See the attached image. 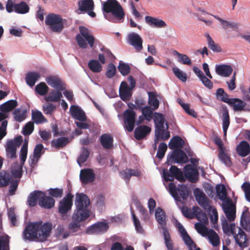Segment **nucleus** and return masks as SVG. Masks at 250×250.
Masks as SVG:
<instances>
[{
    "mask_svg": "<svg viewBox=\"0 0 250 250\" xmlns=\"http://www.w3.org/2000/svg\"><path fill=\"white\" fill-rule=\"evenodd\" d=\"M90 200L83 193H77L75 200L76 209L75 210L72 218V222L70 223L68 229L73 232L78 231L81 227L80 222L84 221L90 216V210L88 206Z\"/></svg>",
    "mask_w": 250,
    "mask_h": 250,
    "instance_id": "nucleus-1",
    "label": "nucleus"
},
{
    "mask_svg": "<svg viewBox=\"0 0 250 250\" xmlns=\"http://www.w3.org/2000/svg\"><path fill=\"white\" fill-rule=\"evenodd\" d=\"M185 174L175 166H171L169 171L164 170L163 177L166 181L172 182L176 178L181 182L185 181V177L190 182L194 183L198 179L199 172L197 169L194 168L191 165H187L184 167Z\"/></svg>",
    "mask_w": 250,
    "mask_h": 250,
    "instance_id": "nucleus-2",
    "label": "nucleus"
},
{
    "mask_svg": "<svg viewBox=\"0 0 250 250\" xmlns=\"http://www.w3.org/2000/svg\"><path fill=\"white\" fill-rule=\"evenodd\" d=\"M52 225L50 223L42 221L29 223L25 228L23 236L24 239L33 240L38 238L41 241L45 240L49 236Z\"/></svg>",
    "mask_w": 250,
    "mask_h": 250,
    "instance_id": "nucleus-3",
    "label": "nucleus"
},
{
    "mask_svg": "<svg viewBox=\"0 0 250 250\" xmlns=\"http://www.w3.org/2000/svg\"><path fill=\"white\" fill-rule=\"evenodd\" d=\"M103 10L112 17L106 18L113 22L121 23L124 21L125 13L121 4L116 0H107L103 4Z\"/></svg>",
    "mask_w": 250,
    "mask_h": 250,
    "instance_id": "nucleus-4",
    "label": "nucleus"
},
{
    "mask_svg": "<svg viewBox=\"0 0 250 250\" xmlns=\"http://www.w3.org/2000/svg\"><path fill=\"white\" fill-rule=\"evenodd\" d=\"M79 31L80 34L76 36V40L79 46L82 49H85L88 44L91 48H93L95 39L92 32L83 26L79 27Z\"/></svg>",
    "mask_w": 250,
    "mask_h": 250,
    "instance_id": "nucleus-5",
    "label": "nucleus"
},
{
    "mask_svg": "<svg viewBox=\"0 0 250 250\" xmlns=\"http://www.w3.org/2000/svg\"><path fill=\"white\" fill-rule=\"evenodd\" d=\"M63 20L61 15L54 13L49 14L45 18V23L50 29L57 33H60L64 28Z\"/></svg>",
    "mask_w": 250,
    "mask_h": 250,
    "instance_id": "nucleus-6",
    "label": "nucleus"
},
{
    "mask_svg": "<svg viewBox=\"0 0 250 250\" xmlns=\"http://www.w3.org/2000/svg\"><path fill=\"white\" fill-rule=\"evenodd\" d=\"M181 211L183 215L188 219L196 217L199 221L202 220L205 223L208 222L206 213L203 212L198 206L193 207L192 210L187 207H183Z\"/></svg>",
    "mask_w": 250,
    "mask_h": 250,
    "instance_id": "nucleus-7",
    "label": "nucleus"
},
{
    "mask_svg": "<svg viewBox=\"0 0 250 250\" xmlns=\"http://www.w3.org/2000/svg\"><path fill=\"white\" fill-rule=\"evenodd\" d=\"M168 189L170 194L176 200H179L178 193L184 200L187 199L188 197V190L185 185H179L176 188L175 184L171 182L168 184Z\"/></svg>",
    "mask_w": 250,
    "mask_h": 250,
    "instance_id": "nucleus-8",
    "label": "nucleus"
},
{
    "mask_svg": "<svg viewBox=\"0 0 250 250\" xmlns=\"http://www.w3.org/2000/svg\"><path fill=\"white\" fill-rule=\"evenodd\" d=\"M22 141L21 136H18L14 140L7 141L5 146V150L6 156L8 158L13 159L16 157L17 148L21 146Z\"/></svg>",
    "mask_w": 250,
    "mask_h": 250,
    "instance_id": "nucleus-9",
    "label": "nucleus"
},
{
    "mask_svg": "<svg viewBox=\"0 0 250 250\" xmlns=\"http://www.w3.org/2000/svg\"><path fill=\"white\" fill-rule=\"evenodd\" d=\"M176 227L178 229L185 244L188 247L189 250H201L199 248H196V244L188 234L183 225L177 221L176 223Z\"/></svg>",
    "mask_w": 250,
    "mask_h": 250,
    "instance_id": "nucleus-10",
    "label": "nucleus"
},
{
    "mask_svg": "<svg viewBox=\"0 0 250 250\" xmlns=\"http://www.w3.org/2000/svg\"><path fill=\"white\" fill-rule=\"evenodd\" d=\"M136 113L132 109H126L123 113L124 127L128 132H132L134 128Z\"/></svg>",
    "mask_w": 250,
    "mask_h": 250,
    "instance_id": "nucleus-11",
    "label": "nucleus"
},
{
    "mask_svg": "<svg viewBox=\"0 0 250 250\" xmlns=\"http://www.w3.org/2000/svg\"><path fill=\"white\" fill-rule=\"evenodd\" d=\"M168 162L170 164L173 163H187L188 162V158L181 149H175L171 153V155H168L167 157Z\"/></svg>",
    "mask_w": 250,
    "mask_h": 250,
    "instance_id": "nucleus-12",
    "label": "nucleus"
},
{
    "mask_svg": "<svg viewBox=\"0 0 250 250\" xmlns=\"http://www.w3.org/2000/svg\"><path fill=\"white\" fill-rule=\"evenodd\" d=\"M73 195L71 193H67L66 195L59 203L58 207L59 212L64 216L69 210H71L72 205Z\"/></svg>",
    "mask_w": 250,
    "mask_h": 250,
    "instance_id": "nucleus-13",
    "label": "nucleus"
},
{
    "mask_svg": "<svg viewBox=\"0 0 250 250\" xmlns=\"http://www.w3.org/2000/svg\"><path fill=\"white\" fill-rule=\"evenodd\" d=\"M194 194L196 200L198 204L205 210L211 211V206L210 205V201L206 196V194L198 188L195 189Z\"/></svg>",
    "mask_w": 250,
    "mask_h": 250,
    "instance_id": "nucleus-14",
    "label": "nucleus"
},
{
    "mask_svg": "<svg viewBox=\"0 0 250 250\" xmlns=\"http://www.w3.org/2000/svg\"><path fill=\"white\" fill-rule=\"evenodd\" d=\"M238 232L236 231L233 233V236L236 244L240 248H244L249 246L248 238L244 230L239 227H237Z\"/></svg>",
    "mask_w": 250,
    "mask_h": 250,
    "instance_id": "nucleus-15",
    "label": "nucleus"
},
{
    "mask_svg": "<svg viewBox=\"0 0 250 250\" xmlns=\"http://www.w3.org/2000/svg\"><path fill=\"white\" fill-rule=\"evenodd\" d=\"M128 42L133 46L137 52L141 51L143 49V40L137 33L132 32L128 35Z\"/></svg>",
    "mask_w": 250,
    "mask_h": 250,
    "instance_id": "nucleus-16",
    "label": "nucleus"
},
{
    "mask_svg": "<svg viewBox=\"0 0 250 250\" xmlns=\"http://www.w3.org/2000/svg\"><path fill=\"white\" fill-rule=\"evenodd\" d=\"M80 179L83 184H87L95 180V174L92 169H83L80 171Z\"/></svg>",
    "mask_w": 250,
    "mask_h": 250,
    "instance_id": "nucleus-17",
    "label": "nucleus"
},
{
    "mask_svg": "<svg viewBox=\"0 0 250 250\" xmlns=\"http://www.w3.org/2000/svg\"><path fill=\"white\" fill-rule=\"evenodd\" d=\"M223 208L228 220L230 222L234 221L235 218L236 210L230 198L228 199L227 204L224 205Z\"/></svg>",
    "mask_w": 250,
    "mask_h": 250,
    "instance_id": "nucleus-18",
    "label": "nucleus"
},
{
    "mask_svg": "<svg viewBox=\"0 0 250 250\" xmlns=\"http://www.w3.org/2000/svg\"><path fill=\"white\" fill-rule=\"evenodd\" d=\"M132 88L128 85L126 82H122L119 88L120 98L124 101L129 100L132 96Z\"/></svg>",
    "mask_w": 250,
    "mask_h": 250,
    "instance_id": "nucleus-19",
    "label": "nucleus"
},
{
    "mask_svg": "<svg viewBox=\"0 0 250 250\" xmlns=\"http://www.w3.org/2000/svg\"><path fill=\"white\" fill-rule=\"evenodd\" d=\"M108 229V226L106 223L100 222L90 226L86 232L89 234H98L106 231Z\"/></svg>",
    "mask_w": 250,
    "mask_h": 250,
    "instance_id": "nucleus-20",
    "label": "nucleus"
},
{
    "mask_svg": "<svg viewBox=\"0 0 250 250\" xmlns=\"http://www.w3.org/2000/svg\"><path fill=\"white\" fill-rule=\"evenodd\" d=\"M222 114V128L224 136H226L227 130L230 124V117L229 110L226 106H222L220 109Z\"/></svg>",
    "mask_w": 250,
    "mask_h": 250,
    "instance_id": "nucleus-21",
    "label": "nucleus"
},
{
    "mask_svg": "<svg viewBox=\"0 0 250 250\" xmlns=\"http://www.w3.org/2000/svg\"><path fill=\"white\" fill-rule=\"evenodd\" d=\"M47 83L51 87L60 91H62L65 88V85L62 83L61 79L56 77L51 76L46 78Z\"/></svg>",
    "mask_w": 250,
    "mask_h": 250,
    "instance_id": "nucleus-22",
    "label": "nucleus"
},
{
    "mask_svg": "<svg viewBox=\"0 0 250 250\" xmlns=\"http://www.w3.org/2000/svg\"><path fill=\"white\" fill-rule=\"evenodd\" d=\"M43 149V146L41 144H38L35 146L34 149L33 155L30 156L29 159V163L31 166L38 162L42 155L44 153Z\"/></svg>",
    "mask_w": 250,
    "mask_h": 250,
    "instance_id": "nucleus-23",
    "label": "nucleus"
},
{
    "mask_svg": "<svg viewBox=\"0 0 250 250\" xmlns=\"http://www.w3.org/2000/svg\"><path fill=\"white\" fill-rule=\"evenodd\" d=\"M151 130V128L146 125H140L135 129L134 137L137 140H141L147 136Z\"/></svg>",
    "mask_w": 250,
    "mask_h": 250,
    "instance_id": "nucleus-24",
    "label": "nucleus"
},
{
    "mask_svg": "<svg viewBox=\"0 0 250 250\" xmlns=\"http://www.w3.org/2000/svg\"><path fill=\"white\" fill-rule=\"evenodd\" d=\"M70 113L73 118L80 121H85L86 116L85 113L79 106L72 105L70 108Z\"/></svg>",
    "mask_w": 250,
    "mask_h": 250,
    "instance_id": "nucleus-25",
    "label": "nucleus"
},
{
    "mask_svg": "<svg viewBox=\"0 0 250 250\" xmlns=\"http://www.w3.org/2000/svg\"><path fill=\"white\" fill-rule=\"evenodd\" d=\"M100 141L102 146L105 149H111L113 146L114 139L110 134L104 133L102 134L100 136Z\"/></svg>",
    "mask_w": 250,
    "mask_h": 250,
    "instance_id": "nucleus-26",
    "label": "nucleus"
},
{
    "mask_svg": "<svg viewBox=\"0 0 250 250\" xmlns=\"http://www.w3.org/2000/svg\"><path fill=\"white\" fill-rule=\"evenodd\" d=\"M42 197L41 200L39 202V205L40 207L47 209H50L54 207L55 201L53 197L46 196L43 192Z\"/></svg>",
    "mask_w": 250,
    "mask_h": 250,
    "instance_id": "nucleus-27",
    "label": "nucleus"
},
{
    "mask_svg": "<svg viewBox=\"0 0 250 250\" xmlns=\"http://www.w3.org/2000/svg\"><path fill=\"white\" fill-rule=\"evenodd\" d=\"M237 153L241 157H245L250 153V146L246 141H241L236 147Z\"/></svg>",
    "mask_w": 250,
    "mask_h": 250,
    "instance_id": "nucleus-28",
    "label": "nucleus"
},
{
    "mask_svg": "<svg viewBox=\"0 0 250 250\" xmlns=\"http://www.w3.org/2000/svg\"><path fill=\"white\" fill-rule=\"evenodd\" d=\"M215 71L218 75L227 77L229 76L232 73L233 69L230 65L221 64L216 66Z\"/></svg>",
    "mask_w": 250,
    "mask_h": 250,
    "instance_id": "nucleus-29",
    "label": "nucleus"
},
{
    "mask_svg": "<svg viewBox=\"0 0 250 250\" xmlns=\"http://www.w3.org/2000/svg\"><path fill=\"white\" fill-rule=\"evenodd\" d=\"M42 195H43V192L40 190H35L31 192L27 200L29 206L35 207L37 204V201L39 202L41 200Z\"/></svg>",
    "mask_w": 250,
    "mask_h": 250,
    "instance_id": "nucleus-30",
    "label": "nucleus"
},
{
    "mask_svg": "<svg viewBox=\"0 0 250 250\" xmlns=\"http://www.w3.org/2000/svg\"><path fill=\"white\" fill-rule=\"evenodd\" d=\"M120 175L122 176L126 183L128 185L129 183L130 178L132 176L138 177L140 175V172L137 169H133L131 168H128L125 170H122L120 172Z\"/></svg>",
    "mask_w": 250,
    "mask_h": 250,
    "instance_id": "nucleus-31",
    "label": "nucleus"
},
{
    "mask_svg": "<svg viewBox=\"0 0 250 250\" xmlns=\"http://www.w3.org/2000/svg\"><path fill=\"white\" fill-rule=\"evenodd\" d=\"M41 75L39 73L34 71H30L26 74L25 80L26 83L30 87H33L36 82L39 80Z\"/></svg>",
    "mask_w": 250,
    "mask_h": 250,
    "instance_id": "nucleus-32",
    "label": "nucleus"
},
{
    "mask_svg": "<svg viewBox=\"0 0 250 250\" xmlns=\"http://www.w3.org/2000/svg\"><path fill=\"white\" fill-rule=\"evenodd\" d=\"M145 21L146 23L153 27L162 28L166 26L165 22L163 20L151 16H146Z\"/></svg>",
    "mask_w": 250,
    "mask_h": 250,
    "instance_id": "nucleus-33",
    "label": "nucleus"
},
{
    "mask_svg": "<svg viewBox=\"0 0 250 250\" xmlns=\"http://www.w3.org/2000/svg\"><path fill=\"white\" fill-rule=\"evenodd\" d=\"M166 217V213L164 210L160 208H158L155 211V218L157 222L161 225L163 231L165 229H167Z\"/></svg>",
    "mask_w": 250,
    "mask_h": 250,
    "instance_id": "nucleus-34",
    "label": "nucleus"
},
{
    "mask_svg": "<svg viewBox=\"0 0 250 250\" xmlns=\"http://www.w3.org/2000/svg\"><path fill=\"white\" fill-rule=\"evenodd\" d=\"M79 10L86 12L88 10H94V3L93 0H80L78 2Z\"/></svg>",
    "mask_w": 250,
    "mask_h": 250,
    "instance_id": "nucleus-35",
    "label": "nucleus"
},
{
    "mask_svg": "<svg viewBox=\"0 0 250 250\" xmlns=\"http://www.w3.org/2000/svg\"><path fill=\"white\" fill-rule=\"evenodd\" d=\"M231 104L229 105L233 107L235 111H242L244 110L246 103L238 98H232L231 100Z\"/></svg>",
    "mask_w": 250,
    "mask_h": 250,
    "instance_id": "nucleus-36",
    "label": "nucleus"
},
{
    "mask_svg": "<svg viewBox=\"0 0 250 250\" xmlns=\"http://www.w3.org/2000/svg\"><path fill=\"white\" fill-rule=\"evenodd\" d=\"M155 142L156 143L159 140H167L170 138V133L169 131H165L164 128L157 129L155 130Z\"/></svg>",
    "mask_w": 250,
    "mask_h": 250,
    "instance_id": "nucleus-37",
    "label": "nucleus"
},
{
    "mask_svg": "<svg viewBox=\"0 0 250 250\" xmlns=\"http://www.w3.org/2000/svg\"><path fill=\"white\" fill-rule=\"evenodd\" d=\"M184 141L179 136H174L171 139L169 143V148L171 149L175 148L180 149L182 148L184 146Z\"/></svg>",
    "mask_w": 250,
    "mask_h": 250,
    "instance_id": "nucleus-38",
    "label": "nucleus"
},
{
    "mask_svg": "<svg viewBox=\"0 0 250 250\" xmlns=\"http://www.w3.org/2000/svg\"><path fill=\"white\" fill-rule=\"evenodd\" d=\"M68 143L69 140L68 138L62 137L57 139L53 140L51 144L52 147L56 149H59L66 146Z\"/></svg>",
    "mask_w": 250,
    "mask_h": 250,
    "instance_id": "nucleus-39",
    "label": "nucleus"
},
{
    "mask_svg": "<svg viewBox=\"0 0 250 250\" xmlns=\"http://www.w3.org/2000/svg\"><path fill=\"white\" fill-rule=\"evenodd\" d=\"M17 105L16 100H11L1 104L0 110L3 112H8L14 109Z\"/></svg>",
    "mask_w": 250,
    "mask_h": 250,
    "instance_id": "nucleus-40",
    "label": "nucleus"
},
{
    "mask_svg": "<svg viewBox=\"0 0 250 250\" xmlns=\"http://www.w3.org/2000/svg\"><path fill=\"white\" fill-rule=\"evenodd\" d=\"M62 97L61 91L58 90H52L49 95L45 97L46 102H58L61 100Z\"/></svg>",
    "mask_w": 250,
    "mask_h": 250,
    "instance_id": "nucleus-41",
    "label": "nucleus"
},
{
    "mask_svg": "<svg viewBox=\"0 0 250 250\" xmlns=\"http://www.w3.org/2000/svg\"><path fill=\"white\" fill-rule=\"evenodd\" d=\"M207 237L210 243L213 247H216L220 245L219 236L213 229H210L209 233L207 235Z\"/></svg>",
    "mask_w": 250,
    "mask_h": 250,
    "instance_id": "nucleus-42",
    "label": "nucleus"
},
{
    "mask_svg": "<svg viewBox=\"0 0 250 250\" xmlns=\"http://www.w3.org/2000/svg\"><path fill=\"white\" fill-rule=\"evenodd\" d=\"M32 119L33 121V122L36 124H42L47 121L42 112L39 110L32 111Z\"/></svg>",
    "mask_w": 250,
    "mask_h": 250,
    "instance_id": "nucleus-43",
    "label": "nucleus"
},
{
    "mask_svg": "<svg viewBox=\"0 0 250 250\" xmlns=\"http://www.w3.org/2000/svg\"><path fill=\"white\" fill-rule=\"evenodd\" d=\"M29 10V7L25 2L21 1L15 4L14 11L17 13L24 14L28 12Z\"/></svg>",
    "mask_w": 250,
    "mask_h": 250,
    "instance_id": "nucleus-44",
    "label": "nucleus"
},
{
    "mask_svg": "<svg viewBox=\"0 0 250 250\" xmlns=\"http://www.w3.org/2000/svg\"><path fill=\"white\" fill-rule=\"evenodd\" d=\"M154 122L155 129L164 128L165 119L162 114L155 112L154 113Z\"/></svg>",
    "mask_w": 250,
    "mask_h": 250,
    "instance_id": "nucleus-45",
    "label": "nucleus"
},
{
    "mask_svg": "<svg viewBox=\"0 0 250 250\" xmlns=\"http://www.w3.org/2000/svg\"><path fill=\"white\" fill-rule=\"evenodd\" d=\"M89 69L94 73H99L102 70V65L97 60H91L88 63Z\"/></svg>",
    "mask_w": 250,
    "mask_h": 250,
    "instance_id": "nucleus-46",
    "label": "nucleus"
},
{
    "mask_svg": "<svg viewBox=\"0 0 250 250\" xmlns=\"http://www.w3.org/2000/svg\"><path fill=\"white\" fill-rule=\"evenodd\" d=\"M12 180L11 175L8 173L4 172L0 173V187H5L8 186Z\"/></svg>",
    "mask_w": 250,
    "mask_h": 250,
    "instance_id": "nucleus-47",
    "label": "nucleus"
},
{
    "mask_svg": "<svg viewBox=\"0 0 250 250\" xmlns=\"http://www.w3.org/2000/svg\"><path fill=\"white\" fill-rule=\"evenodd\" d=\"M216 194L222 201H225L227 197V190L225 186L223 184L217 185L216 186Z\"/></svg>",
    "mask_w": 250,
    "mask_h": 250,
    "instance_id": "nucleus-48",
    "label": "nucleus"
},
{
    "mask_svg": "<svg viewBox=\"0 0 250 250\" xmlns=\"http://www.w3.org/2000/svg\"><path fill=\"white\" fill-rule=\"evenodd\" d=\"M173 54L177 56L179 62L188 65L192 64L190 59L187 55L181 54L176 50L174 51Z\"/></svg>",
    "mask_w": 250,
    "mask_h": 250,
    "instance_id": "nucleus-49",
    "label": "nucleus"
},
{
    "mask_svg": "<svg viewBox=\"0 0 250 250\" xmlns=\"http://www.w3.org/2000/svg\"><path fill=\"white\" fill-rule=\"evenodd\" d=\"M26 112L25 110H22L20 108L15 109L13 112L14 120L18 122H21L26 117Z\"/></svg>",
    "mask_w": 250,
    "mask_h": 250,
    "instance_id": "nucleus-50",
    "label": "nucleus"
},
{
    "mask_svg": "<svg viewBox=\"0 0 250 250\" xmlns=\"http://www.w3.org/2000/svg\"><path fill=\"white\" fill-rule=\"evenodd\" d=\"M208 41V47L212 50L213 52H220L222 51L221 47L218 44L215 43V42L213 41L211 37L209 36V34H207L206 35Z\"/></svg>",
    "mask_w": 250,
    "mask_h": 250,
    "instance_id": "nucleus-51",
    "label": "nucleus"
},
{
    "mask_svg": "<svg viewBox=\"0 0 250 250\" xmlns=\"http://www.w3.org/2000/svg\"><path fill=\"white\" fill-rule=\"evenodd\" d=\"M163 236L167 249L168 250H173L174 244L167 229H165L164 231H163Z\"/></svg>",
    "mask_w": 250,
    "mask_h": 250,
    "instance_id": "nucleus-52",
    "label": "nucleus"
},
{
    "mask_svg": "<svg viewBox=\"0 0 250 250\" xmlns=\"http://www.w3.org/2000/svg\"><path fill=\"white\" fill-rule=\"evenodd\" d=\"M89 151L87 148H82L81 153L77 158V163L80 166L86 161L89 156Z\"/></svg>",
    "mask_w": 250,
    "mask_h": 250,
    "instance_id": "nucleus-53",
    "label": "nucleus"
},
{
    "mask_svg": "<svg viewBox=\"0 0 250 250\" xmlns=\"http://www.w3.org/2000/svg\"><path fill=\"white\" fill-rule=\"evenodd\" d=\"M49 88L44 82H41L35 88V91L40 95L44 96L47 94Z\"/></svg>",
    "mask_w": 250,
    "mask_h": 250,
    "instance_id": "nucleus-54",
    "label": "nucleus"
},
{
    "mask_svg": "<svg viewBox=\"0 0 250 250\" xmlns=\"http://www.w3.org/2000/svg\"><path fill=\"white\" fill-rule=\"evenodd\" d=\"M195 229L203 236H207L210 231V229H208L207 227L201 223H196L195 224Z\"/></svg>",
    "mask_w": 250,
    "mask_h": 250,
    "instance_id": "nucleus-55",
    "label": "nucleus"
},
{
    "mask_svg": "<svg viewBox=\"0 0 250 250\" xmlns=\"http://www.w3.org/2000/svg\"><path fill=\"white\" fill-rule=\"evenodd\" d=\"M225 148L219 151L218 157L220 161L226 166H230L231 161L230 158L225 152Z\"/></svg>",
    "mask_w": 250,
    "mask_h": 250,
    "instance_id": "nucleus-56",
    "label": "nucleus"
},
{
    "mask_svg": "<svg viewBox=\"0 0 250 250\" xmlns=\"http://www.w3.org/2000/svg\"><path fill=\"white\" fill-rule=\"evenodd\" d=\"M172 71L175 76L183 82H186L187 76L186 73L183 72L176 67H173Z\"/></svg>",
    "mask_w": 250,
    "mask_h": 250,
    "instance_id": "nucleus-57",
    "label": "nucleus"
},
{
    "mask_svg": "<svg viewBox=\"0 0 250 250\" xmlns=\"http://www.w3.org/2000/svg\"><path fill=\"white\" fill-rule=\"evenodd\" d=\"M9 238L7 235L0 236V250H9Z\"/></svg>",
    "mask_w": 250,
    "mask_h": 250,
    "instance_id": "nucleus-58",
    "label": "nucleus"
},
{
    "mask_svg": "<svg viewBox=\"0 0 250 250\" xmlns=\"http://www.w3.org/2000/svg\"><path fill=\"white\" fill-rule=\"evenodd\" d=\"M118 68L121 74L123 76L127 75L130 71V66L128 64L122 62H120Z\"/></svg>",
    "mask_w": 250,
    "mask_h": 250,
    "instance_id": "nucleus-59",
    "label": "nucleus"
},
{
    "mask_svg": "<svg viewBox=\"0 0 250 250\" xmlns=\"http://www.w3.org/2000/svg\"><path fill=\"white\" fill-rule=\"evenodd\" d=\"M167 148V146L166 143H160L158 146V150L156 154L157 157L160 160L163 159L165 155Z\"/></svg>",
    "mask_w": 250,
    "mask_h": 250,
    "instance_id": "nucleus-60",
    "label": "nucleus"
},
{
    "mask_svg": "<svg viewBox=\"0 0 250 250\" xmlns=\"http://www.w3.org/2000/svg\"><path fill=\"white\" fill-rule=\"evenodd\" d=\"M34 129V122H29L24 125L22 132V134L24 136H28L32 133Z\"/></svg>",
    "mask_w": 250,
    "mask_h": 250,
    "instance_id": "nucleus-61",
    "label": "nucleus"
},
{
    "mask_svg": "<svg viewBox=\"0 0 250 250\" xmlns=\"http://www.w3.org/2000/svg\"><path fill=\"white\" fill-rule=\"evenodd\" d=\"M153 110H154L148 106H145L142 108V114L147 121H150L151 120L152 118Z\"/></svg>",
    "mask_w": 250,
    "mask_h": 250,
    "instance_id": "nucleus-62",
    "label": "nucleus"
},
{
    "mask_svg": "<svg viewBox=\"0 0 250 250\" xmlns=\"http://www.w3.org/2000/svg\"><path fill=\"white\" fill-rule=\"evenodd\" d=\"M116 72V68L115 65L112 63L108 64L105 75L107 78L111 79L113 78Z\"/></svg>",
    "mask_w": 250,
    "mask_h": 250,
    "instance_id": "nucleus-63",
    "label": "nucleus"
},
{
    "mask_svg": "<svg viewBox=\"0 0 250 250\" xmlns=\"http://www.w3.org/2000/svg\"><path fill=\"white\" fill-rule=\"evenodd\" d=\"M27 151L28 148H27V145L26 144V143H25L24 144H23V145L22 146L20 151V161L21 165V166H22L24 164L26 159Z\"/></svg>",
    "mask_w": 250,
    "mask_h": 250,
    "instance_id": "nucleus-64",
    "label": "nucleus"
}]
</instances>
